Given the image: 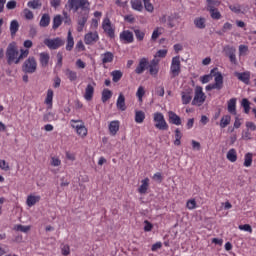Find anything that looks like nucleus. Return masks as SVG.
<instances>
[{"label": "nucleus", "instance_id": "nucleus-4", "mask_svg": "<svg viewBox=\"0 0 256 256\" xmlns=\"http://www.w3.org/2000/svg\"><path fill=\"white\" fill-rule=\"evenodd\" d=\"M205 99H207V96L203 92V87L196 86L195 95L192 100V105H195L196 107H201V105H203V103H205Z\"/></svg>", "mask_w": 256, "mask_h": 256}, {"label": "nucleus", "instance_id": "nucleus-44", "mask_svg": "<svg viewBox=\"0 0 256 256\" xmlns=\"http://www.w3.org/2000/svg\"><path fill=\"white\" fill-rule=\"evenodd\" d=\"M143 3H144V7H145L146 11H148V13H153V11H155V7L151 3V0H143Z\"/></svg>", "mask_w": 256, "mask_h": 256}, {"label": "nucleus", "instance_id": "nucleus-20", "mask_svg": "<svg viewBox=\"0 0 256 256\" xmlns=\"http://www.w3.org/2000/svg\"><path fill=\"white\" fill-rule=\"evenodd\" d=\"M168 117H169V121H170V123H172V125H181V123H182L181 117H179V115H176L175 112L169 111Z\"/></svg>", "mask_w": 256, "mask_h": 256}, {"label": "nucleus", "instance_id": "nucleus-56", "mask_svg": "<svg viewBox=\"0 0 256 256\" xmlns=\"http://www.w3.org/2000/svg\"><path fill=\"white\" fill-rule=\"evenodd\" d=\"M50 165H52V167H59L61 165V160L57 157H52Z\"/></svg>", "mask_w": 256, "mask_h": 256}, {"label": "nucleus", "instance_id": "nucleus-13", "mask_svg": "<svg viewBox=\"0 0 256 256\" xmlns=\"http://www.w3.org/2000/svg\"><path fill=\"white\" fill-rule=\"evenodd\" d=\"M71 123H80V126H76V133L80 137H87V128L82 120H71Z\"/></svg>", "mask_w": 256, "mask_h": 256}, {"label": "nucleus", "instance_id": "nucleus-60", "mask_svg": "<svg viewBox=\"0 0 256 256\" xmlns=\"http://www.w3.org/2000/svg\"><path fill=\"white\" fill-rule=\"evenodd\" d=\"M61 251H62V255H64V256L70 255V253H71L69 245H64L62 247Z\"/></svg>", "mask_w": 256, "mask_h": 256}, {"label": "nucleus", "instance_id": "nucleus-61", "mask_svg": "<svg viewBox=\"0 0 256 256\" xmlns=\"http://www.w3.org/2000/svg\"><path fill=\"white\" fill-rule=\"evenodd\" d=\"M55 119V114L49 112L44 115V121H53Z\"/></svg>", "mask_w": 256, "mask_h": 256}, {"label": "nucleus", "instance_id": "nucleus-55", "mask_svg": "<svg viewBox=\"0 0 256 256\" xmlns=\"http://www.w3.org/2000/svg\"><path fill=\"white\" fill-rule=\"evenodd\" d=\"M186 207L190 210L195 209V207H197V202L195 201V199L188 200L186 203Z\"/></svg>", "mask_w": 256, "mask_h": 256}, {"label": "nucleus", "instance_id": "nucleus-41", "mask_svg": "<svg viewBox=\"0 0 256 256\" xmlns=\"http://www.w3.org/2000/svg\"><path fill=\"white\" fill-rule=\"evenodd\" d=\"M14 231H20L21 233H28V231H31V226H23L21 224L14 226Z\"/></svg>", "mask_w": 256, "mask_h": 256}, {"label": "nucleus", "instance_id": "nucleus-62", "mask_svg": "<svg viewBox=\"0 0 256 256\" xmlns=\"http://www.w3.org/2000/svg\"><path fill=\"white\" fill-rule=\"evenodd\" d=\"M50 5L51 7H54V9H57L58 7H61V0H51Z\"/></svg>", "mask_w": 256, "mask_h": 256}, {"label": "nucleus", "instance_id": "nucleus-38", "mask_svg": "<svg viewBox=\"0 0 256 256\" xmlns=\"http://www.w3.org/2000/svg\"><path fill=\"white\" fill-rule=\"evenodd\" d=\"M241 105L244 109V113L248 114L249 111H251V103L249 102V100L247 98H243Z\"/></svg>", "mask_w": 256, "mask_h": 256}, {"label": "nucleus", "instance_id": "nucleus-59", "mask_svg": "<svg viewBox=\"0 0 256 256\" xmlns=\"http://www.w3.org/2000/svg\"><path fill=\"white\" fill-rule=\"evenodd\" d=\"M150 75H157L159 73V66H149Z\"/></svg>", "mask_w": 256, "mask_h": 256}, {"label": "nucleus", "instance_id": "nucleus-15", "mask_svg": "<svg viewBox=\"0 0 256 256\" xmlns=\"http://www.w3.org/2000/svg\"><path fill=\"white\" fill-rule=\"evenodd\" d=\"M148 65L149 61L147 60V58H141L138 66L135 69V73H137V75H141L145 71V69H147Z\"/></svg>", "mask_w": 256, "mask_h": 256}, {"label": "nucleus", "instance_id": "nucleus-42", "mask_svg": "<svg viewBox=\"0 0 256 256\" xmlns=\"http://www.w3.org/2000/svg\"><path fill=\"white\" fill-rule=\"evenodd\" d=\"M66 77L69 81H77V72L72 71L71 69H66Z\"/></svg>", "mask_w": 256, "mask_h": 256}, {"label": "nucleus", "instance_id": "nucleus-29", "mask_svg": "<svg viewBox=\"0 0 256 256\" xmlns=\"http://www.w3.org/2000/svg\"><path fill=\"white\" fill-rule=\"evenodd\" d=\"M111 97H113V92L109 89H104L102 91V103H107V101H109V99H111Z\"/></svg>", "mask_w": 256, "mask_h": 256}, {"label": "nucleus", "instance_id": "nucleus-10", "mask_svg": "<svg viewBox=\"0 0 256 256\" xmlns=\"http://www.w3.org/2000/svg\"><path fill=\"white\" fill-rule=\"evenodd\" d=\"M102 29L108 35V37H110L111 39H113V37H115V30L111 26V20H109V18L104 19V21L102 23Z\"/></svg>", "mask_w": 256, "mask_h": 256}, {"label": "nucleus", "instance_id": "nucleus-57", "mask_svg": "<svg viewBox=\"0 0 256 256\" xmlns=\"http://www.w3.org/2000/svg\"><path fill=\"white\" fill-rule=\"evenodd\" d=\"M0 169H2L3 171H9L11 168L5 160H0Z\"/></svg>", "mask_w": 256, "mask_h": 256}, {"label": "nucleus", "instance_id": "nucleus-52", "mask_svg": "<svg viewBox=\"0 0 256 256\" xmlns=\"http://www.w3.org/2000/svg\"><path fill=\"white\" fill-rule=\"evenodd\" d=\"M238 229H240V231H247L248 233H253V228L249 224L239 225Z\"/></svg>", "mask_w": 256, "mask_h": 256}, {"label": "nucleus", "instance_id": "nucleus-40", "mask_svg": "<svg viewBox=\"0 0 256 256\" xmlns=\"http://www.w3.org/2000/svg\"><path fill=\"white\" fill-rule=\"evenodd\" d=\"M61 23H63V18H61V15H56L53 19V29H59Z\"/></svg>", "mask_w": 256, "mask_h": 256}, {"label": "nucleus", "instance_id": "nucleus-54", "mask_svg": "<svg viewBox=\"0 0 256 256\" xmlns=\"http://www.w3.org/2000/svg\"><path fill=\"white\" fill-rule=\"evenodd\" d=\"M143 95H145V89L143 88V86H140L136 93V96L138 97L139 101H143Z\"/></svg>", "mask_w": 256, "mask_h": 256}, {"label": "nucleus", "instance_id": "nucleus-37", "mask_svg": "<svg viewBox=\"0 0 256 256\" xmlns=\"http://www.w3.org/2000/svg\"><path fill=\"white\" fill-rule=\"evenodd\" d=\"M230 123H231V116L226 115V116L222 117L220 120L221 129H225V127H227V125H229Z\"/></svg>", "mask_w": 256, "mask_h": 256}, {"label": "nucleus", "instance_id": "nucleus-27", "mask_svg": "<svg viewBox=\"0 0 256 256\" xmlns=\"http://www.w3.org/2000/svg\"><path fill=\"white\" fill-rule=\"evenodd\" d=\"M226 158L231 163H235V161H237V150H235L234 148L230 149L226 155Z\"/></svg>", "mask_w": 256, "mask_h": 256}, {"label": "nucleus", "instance_id": "nucleus-47", "mask_svg": "<svg viewBox=\"0 0 256 256\" xmlns=\"http://www.w3.org/2000/svg\"><path fill=\"white\" fill-rule=\"evenodd\" d=\"M28 7H30V9H39V7H41V2L39 0L29 1Z\"/></svg>", "mask_w": 256, "mask_h": 256}, {"label": "nucleus", "instance_id": "nucleus-1", "mask_svg": "<svg viewBox=\"0 0 256 256\" xmlns=\"http://www.w3.org/2000/svg\"><path fill=\"white\" fill-rule=\"evenodd\" d=\"M6 61L9 65H19V47L16 42L8 44L6 48Z\"/></svg>", "mask_w": 256, "mask_h": 256}, {"label": "nucleus", "instance_id": "nucleus-58", "mask_svg": "<svg viewBox=\"0 0 256 256\" xmlns=\"http://www.w3.org/2000/svg\"><path fill=\"white\" fill-rule=\"evenodd\" d=\"M247 51H249V47L245 45H240L239 46V55H247Z\"/></svg>", "mask_w": 256, "mask_h": 256}, {"label": "nucleus", "instance_id": "nucleus-30", "mask_svg": "<svg viewBox=\"0 0 256 256\" xmlns=\"http://www.w3.org/2000/svg\"><path fill=\"white\" fill-rule=\"evenodd\" d=\"M41 200V196H28L27 197V205L28 207H33V205H35L36 203H39V201Z\"/></svg>", "mask_w": 256, "mask_h": 256}, {"label": "nucleus", "instance_id": "nucleus-34", "mask_svg": "<svg viewBox=\"0 0 256 256\" xmlns=\"http://www.w3.org/2000/svg\"><path fill=\"white\" fill-rule=\"evenodd\" d=\"M207 11L211 9H217L219 5H221V2L219 0H207Z\"/></svg>", "mask_w": 256, "mask_h": 256}, {"label": "nucleus", "instance_id": "nucleus-32", "mask_svg": "<svg viewBox=\"0 0 256 256\" xmlns=\"http://www.w3.org/2000/svg\"><path fill=\"white\" fill-rule=\"evenodd\" d=\"M114 55L112 52H105L103 54L102 63H112L114 59Z\"/></svg>", "mask_w": 256, "mask_h": 256}, {"label": "nucleus", "instance_id": "nucleus-24", "mask_svg": "<svg viewBox=\"0 0 256 256\" xmlns=\"http://www.w3.org/2000/svg\"><path fill=\"white\" fill-rule=\"evenodd\" d=\"M17 31H19V21L12 20L11 23H10L11 37H15V35H17Z\"/></svg>", "mask_w": 256, "mask_h": 256}, {"label": "nucleus", "instance_id": "nucleus-22", "mask_svg": "<svg viewBox=\"0 0 256 256\" xmlns=\"http://www.w3.org/2000/svg\"><path fill=\"white\" fill-rule=\"evenodd\" d=\"M49 59H51V57L49 56V53L47 52L40 53L39 61L42 67H47L49 65Z\"/></svg>", "mask_w": 256, "mask_h": 256}, {"label": "nucleus", "instance_id": "nucleus-25", "mask_svg": "<svg viewBox=\"0 0 256 256\" xmlns=\"http://www.w3.org/2000/svg\"><path fill=\"white\" fill-rule=\"evenodd\" d=\"M148 189H149V178H145L144 180H142V184L138 188V192L141 193L142 195H145Z\"/></svg>", "mask_w": 256, "mask_h": 256}, {"label": "nucleus", "instance_id": "nucleus-63", "mask_svg": "<svg viewBox=\"0 0 256 256\" xmlns=\"http://www.w3.org/2000/svg\"><path fill=\"white\" fill-rule=\"evenodd\" d=\"M211 79H213V76L211 74L209 75H204L201 78L202 83H209V81H211Z\"/></svg>", "mask_w": 256, "mask_h": 256}, {"label": "nucleus", "instance_id": "nucleus-8", "mask_svg": "<svg viewBox=\"0 0 256 256\" xmlns=\"http://www.w3.org/2000/svg\"><path fill=\"white\" fill-rule=\"evenodd\" d=\"M170 69L173 77L179 76V73H181V57L175 56L172 58Z\"/></svg>", "mask_w": 256, "mask_h": 256}, {"label": "nucleus", "instance_id": "nucleus-18", "mask_svg": "<svg viewBox=\"0 0 256 256\" xmlns=\"http://www.w3.org/2000/svg\"><path fill=\"white\" fill-rule=\"evenodd\" d=\"M120 39H121V41H125V43H133V41H134L133 32H131L129 30L123 31L120 34Z\"/></svg>", "mask_w": 256, "mask_h": 256}, {"label": "nucleus", "instance_id": "nucleus-48", "mask_svg": "<svg viewBox=\"0 0 256 256\" xmlns=\"http://www.w3.org/2000/svg\"><path fill=\"white\" fill-rule=\"evenodd\" d=\"M134 34L138 41H143V39H145V32L141 31L140 29H134Z\"/></svg>", "mask_w": 256, "mask_h": 256}, {"label": "nucleus", "instance_id": "nucleus-11", "mask_svg": "<svg viewBox=\"0 0 256 256\" xmlns=\"http://www.w3.org/2000/svg\"><path fill=\"white\" fill-rule=\"evenodd\" d=\"M99 41V34L97 32H89L84 36V43L86 45H93Z\"/></svg>", "mask_w": 256, "mask_h": 256}, {"label": "nucleus", "instance_id": "nucleus-53", "mask_svg": "<svg viewBox=\"0 0 256 256\" xmlns=\"http://www.w3.org/2000/svg\"><path fill=\"white\" fill-rule=\"evenodd\" d=\"M6 8H7L9 11H11V10H13V9H16V8H17V1H15V0H10V1H8L7 4H6Z\"/></svg>", "mask_w": 256, "mask_h": 256}, {"label": "nucleus", "instance_id": "nucleus-6", "mask_svg": "<svg viewBox=\"0 0 256 256\" xmlns=\"http://www.w3.org/2000/svg\"><path fill=\"white\" fill-rule=\"evenodd\" d=\"M223 53L230 59V63H232V65H237V56L235 55V53H237V49H235V47L227 45L223 48Z\"/></svg>", "mask_w": 256, "mask_h": 256}, {"label": "nucleus", "instance_id": "nucleus-16", "mask_svg": "<svg viewBox=\"0 0 256 256\" xmlns=\"http://www.w3.org/2000/svg\"><path fill=\"white\" fill-rule=\"evenodd\" d=\"M118 111H127V105L125 104V95L120 93L116 102Z\"/></svg>", "mask_w": 256, "mask_h": 256}, {"label": "nucleus", "instance_id": "nucleus-36", "mask_svg": "<svg viewBox=\"0 0 256 256\" xmlns=\"http://www.w3.org/2000/svg\"><path fill=\"white\" fill-rule=\"evenodd\" d=\"M194 25L197 27V29H205L206 25H205V18H196L194 20Z\"/></svg>", "mask_w": 256, "mask_h": 256}, {"label": "nucleus", "instance_id": "nucleus-43", "mask_svg": "<svg viewBox=\"0 0 256 256\" xmlns=\"http://www.w3.org/2000/svg\"><path fill=\"white\" fill-rule=\"evenodd\" d=\"M164 29L162 27H157L152 33V40L157 41L159 39V35H162Z\"/></svg>", "mask_w": 256, "mask_h": 256}, {"label": "nucleus", "instance_id": "nucleus-28", "mask_svg": "<svg viewBox=\"0 0 256 256\" xmlns=\"http://www.w3.org/2000/svg\"><path fill=\"white\" fill-rule=\"evenodd\" d=\"M74 45H75V41L73 40V35L71 34V31H69L67 36L66 51H72Z\"/></svg>", "mask_w": 256, "mask_h": 256}, {"label": "nucleus", "instance_id": "nucleus-46", "mask_svg": "<svg viewBox=\"0 0 256 256\" xmlns=\"http://www.w3.org/2000/svg\"><path fill=\"white\" fill-rule=\"evenodd\" d=\"M210 12V16L213 18V19H221V12H219L218 9H210L208 10Z\"/></svg>", "mask_w": 256, "mask_h": 256}, {"label": "nucleus", "instance_id": "nucleus-51", "mask_svg": "<svg viewBox=\"0 0 256 256\" xmlns=\"http://www.w3.org/2000/svg\"><path fill=\"white\" fill-rule=\"evenodd\" d=\"M175 19H177V17L170 15L167 17V23H168V27L169 29H173V27H175Z\"/></svg>", "mask_w": 256, "mask_h": 256}, {"label": "nucleus", "instance_id": "nucleus-5", "mask_svg": "<svg viewBox=\"0 0 256 256\" xmlns=\"http://www.w3.org/2000/svg\"><path fill=\"white\" fill-rule=\"evenodd\" d=\"M154 121L156 123V129H159L160 131H167L169 129V125L167 124V121H165V117L161 112L154 114Z\"/></svg>", "mask_w": 256, "mask_h": 256}, {"label": "nucleus", "instance_id": "nucleus-45", "mask_svg": "<svg viewBox=\"0 0 256 256\" xmlns=\"http://www.w3.org/2000/svg\"><path fill=\"white\" fill-rule=\"evenodd\" d=\"M45 103H46V105H53V90L49 89L47 91Z\"/></svg>", "mask_w": 256, "mask_h": 256}, {"label": "nucleus", "instance_id": "nucleus-49", "mask_svg": "<svg viewBox=\"0 0 256 256\" xmlns=\"http://www.w3.org/2000/svg\"><path fill=\"white\" fill-rule=\"evenodd\" d=\"M23 15H24L25 19H27L28 21H31L33 19V17H34L33 11H31V10H29L27 8H25L23 10Z\"/></svg>", "mask_w": 256, "mask_h": 256}, {"label": "nucleus", "instance_id": "nucleus-3", "mask_svg": "<svg viewBox=\"0 0 256 256\" xmlns=\"http://www.w3.org/2000/svg\"><path fill=\"white\" fill-rule=\"evenodd\" d=\"M22 71L23 73H35L37 71V60L35 57L30 56L28 59H26L22 65Z\"/></svg>", "mask_w": 256, "mask_h": 256}, {"label": "nucleus", "instance_id": "nucleus-50", "mask_svg": "<svg viewBox=\"0 0 256 256\" xmlns=\"http://www.w3.org/2000/svg\"><path fill=\"white\" fill-rule=\"evenodd\" d=\"M28 56H29V50L21 49L20 54H18L19 63H21V61H23Z\"/></svg>", "mask_w": 256, "mask_h": 256}, {"label": "nucleus", "instance_id": "nucleus-12", "mask_svg": "<svg viewBox=\"0 0 256 256\" xmlns=\"http://www.w3.org/2000/svg\"><path fill=\"white\" fill-rule=\"evenodd\" d=\"M87 19H89V12H84L78 16V27L77 31L78 33H81L83 31V28L85 27V23H87Z\"/></svg>", "mask_w": 256, "mask_h": 256}, {"label": "nucleus", "instance_id": "nucleus-35", "mask_svg": "<svg viewBox=\"0 0 256 256\" xmlns=\"http://www.w3.org/2000/svg\"><path fill=\"white\" fill-rule=\"evenodd\" d=\"M253 165V154L247 153L244 157V167H251Z\"/></svg>", "mask_w": 256, "mask_h": 256}, {"label": "nucleus", "instance_id": "nucleus-14", "mask_svg": "<svg viewBox=\"0 0 256 256\" xmlns=\"http://www.w3.org/2000/svg\"><path fill=\"white\" fill-rule=\"evenodd\" d=\"M95 85V82H93V85H87L84 93V99H86V101H91L93 99V94L95 93Z\"/></svg>", "mask_w": 256, "mask_h": 256}, {"label": "nucleus", "instance_id": "nucleus-2", "mask_svg": "<svg viewBox=\"0 0 256 256\" xmlns=\"http://www.w3.org/2000/svg\"><path fill=\"white\" fill-rule=\"evenodd\" d=\"M68 7L75 12L82 9L84 13H89V0H68Z\"/></svg>", "mask_w": 256, "mask_h": 256}, {"label": "nucleus", "instance_id": "nucleus-7", "mask_svg": "<svg viewBox=\"0 0 256 256\" xmlns=\"http://www.w3.org/2000/svg\"><path fill=\"white\" fill-rule=\"evenodd\" d=\"M44 44L48 49H59V47H63L65 45V40L61 38H55V39H45Z\"/></svg>", "mask_w": 256, "mask_h": 256}, {"label": "nucleus", "instance_id": "nucleus-21", "mask_svg": "<svg viewBox=\"0 0 256 256\" xmlns=\"http://www.w3.org/2000/svg\"><path fill=\"white\" fill-rule=\"evenodd\" d=\"M215 75V83L214 85L217 86V90L221 91L223 89V75L221 72H217Z\"/></svg>", "mask_w": 256, "mask_h": 256}, {"label": "nucleus", "instance_id": "nucleus-17", "mask_svg": "<svg viewBox=\"0 0 256 256\" xmlns=\"http://www.w3.org/2000/svg\"><path fill=\"white\" fill-rule=\"evenodd\" d=\"M235 77H237L239 79V81H242V83H245L246 85H249V81L251 79V73H249V72H244V73L235 72Z\"/></svg>", "mask_w": 256, "mask_h": 256}, {"label": "nucleus", "instance_id": "nucleus-33", "mask_svg": "<svg viewBox=\"0 0 256 256\" xmlns=\"http://www.w3.org/2000/svg\"><path fill=\"white\" fill-rule=\"evenodd\" d=\"M131 6L135 11H143V2H141V0H132Z\"/></svg>", "mask_w": 256, "mask_h": 256}, {"label": "nucleus", "instance_id": "nucleus-23", "mask_svg": "<svg viewBox=\"0 0 256 256\" xmlns=\"http://www.w3.org/2000/svg\"><path fill=\"white\" fill-rule=\"evenodd\" d=\"M109 131H110V135H117V132L119 131V121L118 120H114L112 122H110L109 124Z\"/></svg>", "mask_w": 256, "mask_h": 256}, {"label": "nucleus", "instance_id": "nucleus-26", "mask_svg": "<svg viewBox=\"0 0 256 256\" xmlns=\"http://www.w3.org/2000/svg\"><path fill=\"white\" fill-rule=\"evenodd\" d=\"M49 23H51V16L43 14L39 23L40 27H49Z\"/></svg>", "mask_w": 256, "mask_h": 256}, {"label": "nucleus", "instance_id": "nucleus-31", "mask_svg": "<svg viewBox=\"0 0 256 256\" xmlns=\"http://www.w3.org/2000/svg\"><path fill=\"white\" fill-rule=\"evenodd\" d=\"M111 76L114 83H119V81H121V77H123V72L120 70H114L111 72Z\"/></svg>", "mask_w": 256, "mask_h": 256}, {"label": "nucleus", "instance_id": "nucleus-64", "mask_svg": "<svg viewBox=\"0 0 256 256\" xmlns=\"http://www.w3.org/2000/svg\"><path fill=\"white\" fill-rule=\"evenodd\" d=\"M167 56V50L163 49V50H159L156 54V57H166Z\"/></svg>", "mask_w": 256, "mask_h": 256}, {"label": "nucleus", "instance_id": "nucleus-19", "mask_svg": "<svg viewBox=\"0 0 256 256\" xmlns=\"http://www.w3.org/2000/svg\"><path fill=\"white\" fill-rule=\"evenodd\" d=\"M228 112H230L231 115H237V98H231L228 101Z\"/></svg>", "mask_w": 256, "mask_h": 256}, {"label": "nucleus", "instance_id": "nucleus-39", "mask_svg": "<svg viewBox=\"0 0 256 256\" xmlns=\"http://www.w3.org/2000/svg\"><path fill=\"white\" fill-rule=\"evenodd\" d=\"M135 121L137 123H143V121H145V112L143 111H136L135 112Z\"/></svg>", "mask_w": 256, "mask_h": 256}, {"label": "nucleus", "instance_id": "nucleus-9", "mask_svg": "<svg viewBox=\"0 0 256 256\" xmlns=\"http://www.w3.org/2000/svg\"><path fill=\"white\" fill-rule=\"evenodd\" d=\"M181 99L183 105H189L193 99V88L187 87L181 92Z\"/></svg>", "mask_w": 256, "mask_h": 256}]
</instances>
